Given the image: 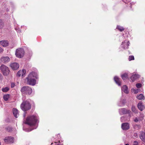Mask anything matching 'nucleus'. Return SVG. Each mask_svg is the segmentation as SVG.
<instances>
[{"label":"nucleus","mask_w":145,"mask_h":145,"mask_svg":"<svg viewBox=\"0 0 145 145\" xmlns=\"http://www.w3.org/2000/svg\"><path fill=\"white\" fill-rule=\"evenodd\" d=\"M0 44L3 47H6L8 46V42L7 40H2L0 41Z\"/></svg>","instance_id":"16"},{"label":"nucleus","mask_w":145,"mask_h":145,"mask_svg":"<svg viewBox=\"0 0 145 145\" xmlns=\"http://www.w3.org/2000/svg\"><path fill=\"white\" fill-rule=\"evenodd\" d=\"M137 98L140 100H144L145 99V97L144 95L142 94H140L139 95L137 96Z\"/></svg>","instance_id":"23"},{"label":"nucleus","mask_w":145,"mask_h":145,"mask_svg":"<svg viewBox=\"0 0 145 145\" xmlns=\"http://www.w3.org/2000/svg\"><path fill=\"white\" fill-rule=\"evenodd\" d=\"M9 90V88L8 87H6L5 88H3L2 89V91L3 92H7Z\"/></svg>","instance_id":"26"},{"label":"nucleus","mask_w":145,"mask_h":145,"mask_svg":"<svg viewBox=\"0 0 145 145\" xmlns=\"http://www.w3.org/2000/svg\"><path fill=\"white\" fill-rule=\"evenodd\" d=\"M28 75H31V77L32 78L37 79L38 78V75L37 73L35 72H32L30 73Z\"/></svg>","instance_id":"14"},{"label":"nucleus","mask_w":145,"mask_h":145,"mask_svg":"<svg viewBox=\"0 0 145 145\" xmlns=\"http://www.w3.org/2000/svg\"><path fill=\"white\" fill-rule=\"evenodd\" d=\"M24 53L25 52L23 49L19 48L16 50L15 55L17 57L21 58L24 56Z\"/></svg>","instance_id":"6"},{"label":"nucleus","mask_w":145,"mask_h":145,"mask_svg":"<svg viewBox=\"0 0 145 145\" xmlns=\"http://www.w3.org/2000/svg\"><path fill=\"white\" fill-rule=\"evenodd\" d=\"M140 76L138 74H133L131 77L130 79L133 82H134Z\"/></svg>","instance_id":"12"},{"label":"nucleus","mask_w":145,"mask_h":145,"mask_svg":"<svg viewBox=\"0 0 145 145\" xmlns=\"http://www.w3.org/2000/svg\"><path fill=\"white\" fill-rule=\"evenodd\" d=\"M114 80L118 86H120L121 85V82L120 79L118 77L115 76L114 78Z\"/></svg>","instance_id":"17"},{"label":"nucleus","mask_w":145,"mask_h":145,"mask_svg":"<svg viewBox=\"0 0 145 145\" xmlns=\"http://www.w3.org/2000/svg\"><path fill=\"white\" fill-rule=\"evenodd\" d=\"M0 145H1V144L0 143Z\"/></svg>","instance_id":"44"},{"label":"nucleus","mask_w":145,"mask_h":145,"mask_svg":"<svg viewBox=\"0 0 145 145\" xmlns=\"http://www.w3.org/2000/svg\"><path fill=\"white\" fill-rule=\"evenodd\" d=\"M128 88L126 85H124L121 88L122 90L126 93H128Z\"/></svg>","instance_id":"20"},{"label":"nucleus","mask_w":145,"mask_h":145,"mask_svg":"<svg viewBox=\"0 0 145 145\" xmlns=\"http://www.w3.org/2000/svg\"><path fill=\"white\" fill-rule=\"evenodd\" d=\"M0 69L4 76L9 74L10 71L8 68L4 65H2L0 67Z\"/></svg>","instance_id":"5"},{"label":"nucleus","mask_w":145,"mask_h":145,"mask_svg":"<svg viewBox=\"0 0 145 145\" xmlns=\"http://www.w3.org/2000/svg\"><path fill=\"white\" fill-rule=\"evenodd\" d=\"M1 61L4 62H7L9 61L10 58L8 57H2L1 59Z\"/></svg>","instance_id":"18"},{"label":"nucleus","mask_w":145,"mask_h":145,"mask_svg":"<svg viewBox=\"0 0 145 145\" xmlns=\"http://www.w3.org/2000/svg\"><path fill=\"white\" fill-rule=\"evenodd\" d=\"M139 137L142 141L145 142V133L144 132L141 131L140 132Z\"/></svg>","instance_id":"15"},{"label":"nucleus","mask_w":145,"mask_h":145,"mask_svg":"<svg viewBox=\"0 0 145 145\" xmlns=\"http://www.w3.org/2000/svg\"><path fill=\"white\" fill-rule=\"evenodd\" d=\"M117 28L121 32L123 31L124 29L123 27L120 26H118L117 27Z\"/></svg>","instance_id":"27"},{"label":"nucleus","mask_w":145,"mask_h":145,"mask_svg":"<svg viewBox=\"0 0 145 145\" xmlns=\"http://www.w3.org/2000/svg\"><path fill=\"white\" fill-rule=\"evenodd\" d=\"M138 108L141 111H142L145 108V106L141 103H139L137 105Z\"/></svg>","instance_id":"19"},{"label":"nucleus","mask_w":145,"mask_h":145,"mask_svg":"<svg viewBox=\"0 0 145 145\" xmlns=\"http://www.w3.org/2000/svg\"><path fill=\"white\" fill-rule=\"evenodd\" d=\"M13 114L15 117L17 118L19 116L17 109L16 108H14L13 110Z\"/></svg>","instance_id":"21"},{"label":"nucleus","mask_w":145,"mask_h":145,"mask_svg":"<svg viewBox=\"0 0 145 145\" xmlns=\"http://www.w3.org/2000/svg\"><path fill=\"white\" fill-rule=\"evenodd\" d=\"M133 112L136 113L137 112L135 107L133 106H132L131 108Z\"/></svg>","instance_id":"30"},{"label":"nucleus","mask_w":145,"mask_h":145,"mask_svg":"<svg viewBox=\"0 0 145 145\" xmlns=\"http://www.w3.org/2000/svg\"><path fill=\"white\" fill-rule=\"evenodd\" d=\"M4 141L6 143H12L14 141V137H5L4 139Z\"/></svg>","instance_id":"7"},{"label":"nucleus","mask_w":145,"mask_h":145,"mask_svg":"<svg viewBox=\"0 0 145 145\" xmlns=\"http://www.w3.org/2000/svg\"><path fill=\"white\" fill-rule=\"evenodd\" d=\"M10 97V95L7 94L3 96V99L5 101H7L8 100Z\"/></svg>","instance_id":"25"},{"label":"nucleus","mask_w":145,"mask_h":145,"mask_svg":"<svg viewBox=\"0 0 145 145\" xmlns=\"http://www.w3.org/2000/svg\"><path fill=\"white\" fill-rule=\"evenodd\" d=\"M125 145H129V144H125Z\"/></svg>","instance_id":"41"},{"label":"nucleus","mask_w":145,"mask_h":145,"mask_svg":"<svg viewBox=\"0 0 145 145\" xmlns=\"http://www.w3.org/2000/svg\"><path fill=\"white\" fill-rule=\"evenodd\" d=\"M122 47L123 48L125 49L128 48V47L129 45V42L126 40L124 42H122L121 44Z\"/></svg>","instance_id":"10"},{"label":"nucleus","mask_w":145,"mask_h":145,"mask_svg":"<svg viewBox=\"0 0 145 145\" xmlns=\"http://www.w3.org/2000/svg\"><path fill=\"white\" fill-rule=\"evenodd\" d=\"M122 79L124 80L128 78V74L127 73H124L121 75Z\"/></svg>","instance_id":"24"},{"label":"nucleus","mask_w":145,"mask_h":145,"mask_svg":"<svg viewBox=\"0 0 145 145\" xmlns=\"http://www.w3.org/2000/svg\"><path fill=\"white\" fill-rule=\"evenodd\" d=\"M134 127L135 129H138L140 128V125H135L134 126Z\"/></svg>","instance_id":"29"},{"label":"nucleus","mask_w":145,"mask_h":145,"mask_svg":"<svg viewBox=\"0 0 145 145\" xmlns=\"http://www.w3.org/2000/svg\"><path fill=\"white\" fill-rule=\"evenodd\" d=\"M121 127L123 130H126L129 128V125L128 123H125L122 124Z\"/></svg>","instance_id":"9"},{"label":"nucleus","mask_w":145,"mask_h":145,"mask_svg":"<svg viewBox=\"0 0 145 145\" xmlns=\"http://www.w3.org/2000/svg\"><path fill=\"white\" fill-rule=\"evenodd\" d=\"M26 73V71L25 69H22L19 71L17 73V76L18 77H20L21 76H23Z\"/></svg>","instance_id":"13"},{"label":"nucleus","mask_w":145,"mask_h":145,"mask_svg":"<svg viewBox=\"0 0 145 145\" xmlns=\"http://www.w3.org/2000/svg\"><path fill=\"white\" fill-rule=\"evenodd\" d=\"M3 49L1 48L0 47V53L3 52Z\"/></svg>","instance_id":"36"},{"label":"nucleus","mask_w":145,"mask_h":145,"mask_svg":"<svg viewBox=\"0 0 145 145\" xmlns=\"http://www.w3.org/2000/svg\"><path fill=\"white\" fill-rule=\"evenodd\" d=\"M26 82L29 85L34 86L36 83V80L35 79L31 77V75H28L26 78Z\"/></svg>","instance_id":"4"},{"label":"nucleus","mask_w":145,"mask_h":145,"mask_svg":"<svg viewBox=\"0 0 145 145\" xmlns=\"http://www.w3.org/2000/svg\"><path fill=\"white\" fill-rule=\"evenodd\" d=\"M20 91L23 95H29L32 93V89L29 86H24L21 88Z\"/></svg>","instance_id":"3"},{"label":"nucleus","mask_w":145,"mask_h":145,"mask_svg":"<svg viewBox=\"0 0 145 145\" xmlns=\"http://www.w3.org/2000/svg\"><path fill=\"white\" fill-rule=\"evenodd\" d=\"M10 66L13 70H16L19 67V65L17 63H13L10 64Z\"/></svg>","instance_id":"8"},{"label":"nucleus","mask_w":145,"mask_h":145,"mask_svg":"<svg viewBox=\"0 0 145 145\" xmlns=\"http://www.w3.org/2000/svg\"><path fill=\"white\" fill-rule=\"evenodd\" d=\"M4 23L2 20H0V28H2L4 26Z\"/></svg>","instance_id":"28"},{"label":"nucleus","mask_w":145,"mask_h":145,"mask_svg":"<svg viewBox=\"0 0 145 145\" xmlns=\"http://www.w3.org/2000/svg\"><path fill=\"white\" fill-rule=\"evenodd\" d=\"M120 112L123 114H129L131 112L130 110H127L125 108H122L120 109Z\"/></svg>","instance_id":"11"},{"label":"nucleus","mask_w":145,"mask_h":145,"mask_svg":"<svg viewBox=\"0 0 145 145\" xmlns=\"http://www.w3.org/2000/svg\"><path fill=\"white\" fill-rule=\"evenodd\" d=\"M25 115H24V117H25Z\"/></svg>","instance_id":"43"},{"label":"nucleus","mask_w":145,"mask_h":145,"mask_svg":"<svg viewBox=\"0 0 145 145\" xmlns=\"http://www.w3.org/2000/svg\"><path fill=\"white\" fill-rule=\"evenodd\" d=\"M140 116H141V118H139L140 119V120H142L143 119V115L142 114H141Z\"/></svg>","instance_id":"35"},{"label":"nucleus","mask_w":145,"mask_h":145,"mask_svg":"<svg viewBox=\"0 0 145 145\" xmlns=\"http://www.w3.org/2000/svg\"><path fill=\"white\" fill-rule=\"evenodd\" d=\"M38 118L37 116L34 115L30 116L27 118L25 123L30 126H34L32 129H29L28 131H31L33 129H36L37 126L36 124Z\"/></svg>","instance_id":"1"},{"label":"nucleus","mask_w":145,"mask_h":145,"mask_svg":"<svg viewBox=\"0 0 145 145\" xmlns=\"http://www.w3.org/2000/svg\"><path fill=\"white\" fill-rule=\"evenodd\" d=\"M141 84L140 83L137 84L136 86L137 88H140L141 86Z\"/></svg>","instance_id":"32"},{"label":"nucleus","mask_w":145,"mask_h":145,"mask_svg":"<svg viewBox=\"0 0 145 145\" xmlns=\"http://www.w3.org/2000/svg\"><path fill=\"white\" fill-rule=\"evenodd\" d=\"M14 87V86H13V85H12V84L11 85V87L12 88H13Z\"/></svg>","instance_id":"39"},{"label":"nucleus","mask_w":145,"mask_h":145,"mask_svg":"<svg viewBox=\"0 0 145 145\" xmlns=\"http://www.w3.org/2000/svg\"><path fill=\"white\" fill-rule=\"evenodd\" d=\"M139 121H140V119L138 118V119L137 118H135L134 120V121L136 122H138Z\"/></svg>","instance_id":"33"},{"label":"nucleus","mask_w":145,"mask_h":145,"mask_svg":"<svg viewBox=\"0 0 145 145\" xmlns=\"http://www.w3.org/2000/svg\"><path fill=\"white\" fill-rule=\"evenodd\" d=\"M20 108L23 111L25 112L30 110L31 108V105L27 101H23L20 105Z\"/></svg>","instance_id":"2"},{"label":"nucleus","mask_w":145,"mask_h":145,"mask_svg":"<svg viewBox=\"0 0 145 145\" xmlns=\"http://www.w3.org/2000/svg\"><path fill=\"white\" fill-rule=\"evenodd\" d=\"M133 91H134V92H135V93H137L138 92V89H137L136 90L134 89V90H133Z\"/></svg>","instance_id":"34"},{"label":"nucleus","mask_w":145,"mask_h":145,"mask_svg":"<svg viewBox=\"0 0 145 145\" xmlns=\"http://www.w3.org/2000/svg\"><path fill=\"white\" fill-rule=\"evenodd\" d=\"M133 145H138L137 144H134Z\"/></svg>","instance_id":"42"},{"label":"nucleus","mask_w":145,"mask_h":145,"mask_svg":"<svg viewBox=\"0 0 145 145\" xmlns=\"http://www.w3.org/2000/svg\"><path fill=\"white\" fill-rule=\"evenodd\" d=\"M129 61H130L132 60H133L134 59V57L133 56H129Z\"/></svg>","instance_id":"31"},{"label":"nucleus","mask_w":145,"mask_h":145,"mask_svg":"<svg viewBox=\"0 0 145 145\" xmlns=\"http://www.w3.org/2000/svg\"><path fill=\"white\" fill-rule=\"evenodd\" d=\"M133 136L135 137H137V133H134L133 134Z\"/></svg>","instance_id":"37"},{"label":"nucleus","mask_w":145,"mask_h":145,"mask_svg":"<svg viewBox=\"0 0 145 145\" xmlns=\"http://www.w3.org/2000/svg\"><path fill=\"white\" fill-rule=\"evenodd\" d=\"M2 77V75L0 74V78H1Z\"/></svg>","instance_id":"38"},{"label":"nucleus","mask_w":145,"mask_h":145,"mask_svg":"<svg viewBox=\"0 0 145 145\" xmlns=\"http://www.w3.org/2000/svg\"><path fill=\"white\" fill-rule=\"evenodd\" d=\"M134 142H135V143H137V141H134Z\"/></svg>","instance_id":"40"},{"label":"nucleus","mask_w":145,"mask_h":145,"mask_svg":"<svg viewBox=\"0 0 145 145\" xmlns=\"http://www.w3.org/2000/svg\"><path fill=\"white\" fill-rule=\"evenodd\" d=\"M5 128L6 131L8 132H11L13 130L12 128V127L9 126H7L5 127Z\"/></svg>","instance_id":"22"}]
</instances>
